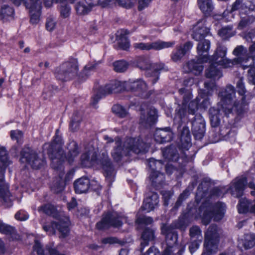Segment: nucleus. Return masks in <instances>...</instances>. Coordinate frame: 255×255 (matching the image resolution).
<instances>
[{"label":"nucleus","mask_w":255,"mask_h":255,"mask_svg":"<svg viewBox=\"0 0 255 255\" xmlns=\"http://www.w3.org/2000/svg\"><path fill=\"white\" fill-rule=\"evenodd\" d=\"M201 98H203L201 95L198 96L195 100L191 101L188 105V113L194 115L199 107V102Z\"/></svg>","instance_id":"obj_49"},{"label":"nucleus","mask_w":255,"mask_h":255,"mask_svg":"<svg viewBox=\"0 0 255 255\" xmlns=\"http://www.w3.org/2000/svg\"><path fill=\"white\" fill-rule=\"evenodd\" d=\"M178 104V107L175 110L174 122L178 124L179 126H181L183 119L185 118L186 115V106H183V105L181 106L179 104Z\"/></svg>","instance_id":"obj_37"},{"label":"nucleus","mask_w":255,"mask_h":255,"mask_svg":"<svg viewBox=\"0 0 255 255\" xmlns=\"http://www.w3.org/2000/svg\"><path fill=\"white\" fill-rule=\"evenodd\" d=\"M132 63L141 70L146 71L147 77H152L150 73L152 64L149 58L144 56L138 57L133 61Z\"/></svg>","instance_id":"obj_22"},{"label":"nucleus","mask_w":255,"mask_h":255,"mask_svg":"<svg viewBox=\"0 0 255 255\" xmlns=\"http://www.w3.org/2000/svg\"><path fill=\"white\" fill-rule=\"evenodd\" d=\"M161 194L164 200V205L167 206L169 204L168 201L172 196V193L169 191H162Z\"/></svg>","instance_id":"obj_64"},{"label":"nucleus","mask_w":255,"mask_h":255,"mask_svg":"<svg viewBox=\"0 0 255 255\" xmlns=\"http://www.w3.org/2000/svg\"><path fill=\"white\" fill-rule=\"evenodd\" d=\"M200 9L206 15H210L214 9L212 0H197Z\"/></svg>","instance_id":"obj_33"},{"label":"nucleus","mask_w":255,"mask_h":255,"mask_svg":"<svg viewBox=\"0 0 255 255\" xmlns=\"http://www.w3.org/2000/svg\"><path fill=\"white\" fill-rule=\"evenodd\" d=\"M154 238V230L149 228H145L141 236L142 241L140 243V251L142 252L144 248L147 246L149 242L153 241Z\"/></svg>","instance_id":"obj_29"},{"label":"nucleus","mask_w":255,"mask_h":255,"mask_svg":"<svg viewBox=\"0 0 255 255\" xmlns=\"http://www.w3.org/2000/svg\"><path fill=\"white\" fill-rule=\"evenodd\" d=\"M207 25L206 20L201 19L193 26V32H209L210 29Z\"/></svg>","instance_id":"obj_45"},{"label":"nucleus","mask_w":255,"mask_h":255,"mask_svg":"<svg viewBox=\"0 0 255 255\" xmlns=\"http://www.w3.org/2000/svg\"><path fill=\"white\" fill-rule=\"evenodd\" d=\"M97 159V155L95 152L89 150L81 156V164L83 166L90 167L92 166Z\"/></svg>","instance_id":"obj_31"},{"label":"nucleus","mask_w":255,"mask_h":255,"mask_svg":"<svg viewBox=\"0 0 255 255\" xmlns=\"http://www.w3.org/2000/svg\"><path fill=\"white\" fill-rule=\"evenodd\" d=\"M20 160L22 163H27L35 169L41 168L46 163L43 156H39L36 151L28 147L22 148L20 152Z\"/></svg>","instance_id":"obj_9"},{"label":"nucleus","mask_w":255,"mask_h":255,"mask_svg":"<svg viewBox=\"0 0 255 255\" xmlns=\"http://www.w3.org/2000/svg\"><path fill=\"white\" fill-rule=\"evenodd\" d=\"M210 47V42L208 40H204L198 43L197 46L198 56L197 59L192 60L186 63L184 68L187 72H192L195 75H198L203 71L202 63L208 62L210 59L208 55Z\"/></svg>","instance_id":"obj_3"},{"label":"nucleus","mask_w":255,"mask_h":255,"mask_svg":"<svg viewBox=\"0 0 255 255\" xmlns=\"http://www.w3.org/2000/svg\"><path fill=\"white\" fill-rule=\"evenodd\" d=\"M167 68L163 63H160L152 64L151 71H150L152 77H149V78H150V80L152 84H154L158 80L160 71L162 70L167 71Z\"/></svg>","instance_id":"obj_28"},{"label":"nucleus","mask_w":255,"mask_h":255,"mask_svg":"<svg viewBox=\"0 0 255 255\" xmlns=\"http://www.w3.org/2000/svg\"><path fill=\"white\" fill-rule=\"evenodd\" d=\"M10 137L12 140H15L18 144H21L23 142V133L18 129L10 131Z\"/></svg>","instance_id":"obj_47"},{"label":"nucleus","mask_w":255,"mask_h":255,"mask_svg":"<svg viewBox=\"0 0 255 255\" xmlns=\"http://www.w3.org/2000/svg\"><path fill=\"white\" fill-rule=\"evenodd\" d=\"M159 203V197L155 192H149L146 194V197L141 208L149 212L158 207Z\"/></svg>","instance_id":"obj_18"},{"label":"nucleus","mask_w":255,"mask_h":255,"mask_svg":"<svg viewBox=\"0 0 255 255\" xmlns=\"http://www.w3.org/2000/svg\"><path fill=\"white\" fill-rule=\"evenodd\" d=\"M197 126V129L205 128V122L203 117L200 115H197L192 122V129L195 126Z\"/></svg>","instance_id":"obj_51"},{"label":"nucleus","mask_w":255,"mask_h":255,"mask_svg":"<svg viewBox=\"0 0 255 255\" xmlns=\"http://www.w3.org/2000/svg\"><path fill=\"white\" fill-rule=\"evenodd\" d=\"M180 141L183 148L187 149L191 146V135L189 129L184 126L182 128L180 135Z\"/></svg>","instance_id":"obj_35"},{"label":"nucleus","mask_w":255,"mask_h":255,"mask_svg":"<svg viewBox=\"0 0 255 255\" xmlns=\"http://www.w3.org/2000/svg\"><path fill=\"white\" fill-rule=\"evenodd\" d=\"M157 118V111L154 108L147 109L146 112L141 113L140 124L145 127H150L153 125Z\"/></svg>","instance_id":"obj_19"},{"label":"nucleus","mask_w":255,"mask_h":255,"mask_svg":"<svg viewBox=\"0 0 255 255\" xmlns=\"http://www.w3.org/2000/svg\"><path fill=\"white\" fill-rule=\"evenodd\" d=\"M197 126H195L194 128L192 129L193 134L196 139H201L205 134V128L197 129Z\"/></svg>","instance_id":"obj_61"},{"label":"nucleus","mask_w":255,"mask_h":255,"mask_svg":"<svg viewBox=\"0 0 255 255\" xmlns=\"http://www.w3.org/2000/svg\"><path fill=\"white\" fill-rule=\"evenodd\" d=\"M124 217L116 212H108L103 215L101 221L96 224L99 230L108 229L111 227L118 228L123 224Z\"/></svg>","instance_id":"obj_12"},{"label":"nucleus","mask_w":255,"mask_h":255,"mask_svg":"<svg viewBox=\"0 0 255 255\" xmlns=\"http://www.w3.org/2000/svg\"><path fill=\"white\" fill-rule=\"evenodd\" d=\"M56 19L53 16H50L47 18L46 23V28L48 31L54 30L56 26Z\"/></svg>","instance_id":"obj_60"},{"label":"nucleus","mask_w":255,"mask_h":255,"mask_svg":"<svg viewBox=\"0 0 255 255\" xmlns=\"http://www.w3.org/2000/svg\"><path fill=\"white\" fill-rule=\"evenodd\" d=\"M202 241L199 240H195L190 243L189 246V250L191 254H193L199 249Z\"/></svg>","instance_id":"obj_62"},{"label":"nucleus","mask_w":255,"mask_h":255,"mask_svg":"<svg viewBox=\"0 0 255 255\" xmlns=\"http://www.w3.org/2000/svg\"><path fill=\"white\" fill-rule=\"evenodd\" d=\"M127 33H118L116 34V41L120 48L124 50L127 49L129 46V43L127 37Z\"/></svg>","instance_id":"obj_39"},{"label":"nucleus","mask_w":255,"mask_h":255,"mask_svg":"<svg viewBox=\"0 0 255 255\" xmlns=\"http://www.w3.org/2000/svg\"><path fill=\"white\" fill-rule=\"evenodd\" d=\"M189 195V191L188 189L185 190L182 193L180 194L178 200H177L175 205V208H178L182 204V202L187 199Z\"/></svg>","instance_id":"obj_57"},{"label":"nucleus","mask_w":255,"mask_h":255,"mask_svg":"<svg viewBox=\"0 0 255 255\" xmlns=\"http://www.w3.org/2000/svg\"><path fill=\"white\" fill-rule=\"evenodd\" d=\"M64 187L65 183L61 177L55 180L51 186V190L56 193L62 192Z\"/></svg>","instance_id":"obj_42"},{"label":"nucleus","mask_w":255,"mask_h":255,"mask_svg":"<svg viewBox=\"0 0 255 255\" xmlns=\"http://www.w3.org/2000/svg\"><path fill=\"white\" fill-rule=\"evenodd\" d=\"M172 132L170 128L157 129L155 131L154 136L155 140L159 143L170 141L172 137Z\"/></svg>","instance_id":"obj_23"},{"label":"nucleus","mask_w":255,"mask_h":255,"mask_svg":"<svg viewBox=\"0 0 255 255\" xmlns=\"http://www.w3.org/2000/svg\"><path fill=\"white\" fill-rule=\"evenodd\" d=\"M221 107L215 109L214 108H211L209 110L210 118L211 125L213 128H217L220 123V116L224 114L226 116L224 112L221 111Z\"/></svg>","instance_id":"obj_30"},{"label":"nucleus","mask_w":255,"mask_h":255,"mask_svg":"<svg viewBox=\"0 0 255 255\" xmlns=\"http://www.w3.org/2000/svg\"><path fill=\"white\" fill-rule=\"evenodd\" d=\"M189 235L191 239L195 238L196 240L202 241V231L197 226H194L190 229Z\"/></svg>","instance_id":"obj_48"},{"label":"nucleus","mask_w":255,"mask_h":255,"mask_svg":"<svg viewBox=\"0 0 255 255\" xmlns=\"http://www.w3.org/2000/svg\"><path fill=\"white\" fill-rule=\"evenodd\" d=\"M79 68L78 61L76 59H71L61 64L55 72L56 78L62 81L70 80L78 74Z\"/></svg>","instance_id":"obj_8"},{"label":"nucleus","mask_w":255,"mask_h":255,"mask_svg":"<svg viewBox=\"0 0 255 255\" xmlns=\"http://www.w3.org/2000/svg\"><path fill=\"white\" fill-rule=\"evenodd\" d=\"M240 244H242L246 250L253 247L255 245V235L252 234L245 235L244 239L240 241Z\"/></svg>","instance_id":"obj_38"},{"label":"nucleus","mask_w":255,"mask_h":255,"mask_svg":"<svg viewBox=\"0 0 255 255\" xmlns=\"http://www.w3.org/2000/svg\"><path fill=\"white\" fill-rule=\"evenodd\" d=\"M247 182V179L245 177L237 178L231 183L228 190L230 191L233 196L240 198L243 194Z\"/></svg>","instance_id":"obj_17"},{"label":"nucleus","mask_w":255,"mask_h":255,"mask_svg":"<svg viewBox=\"0 0 255 255\" xmlns=\"http://www.w3.org/2000/svg\"><path fill=\"white\" fill-rule=\"evenodd\" d=\"M61 3L59 7L60 16L63 18H67L70 14L71 8L69 5L64 3V2Z\"/></svg>","instance_id":"obj_53"},{"label":"nucleus","mask_w":255,"mask_h":255,"mask_svg":"<svg viewBox=\"0 0 255 255\" xmlns=\"http://www.w3.org/2000/svg\"><path fill=\"white\" fill-rule=\"evenodd\" d=\"M81 121V116L77 112L74 113L71 123L70 124V128L72 131L77 130L79 128L80 122Z\"/></svg>","instance_id":"obj_41"},{"label":"nucleus","mask_w":255,"mask_h":255,"mask_svg":"<svg viewBox=\"0 0 255 255\" xmlns=\"http://www.w3.org/2000/svg\"><path fill=\"white\" fill-rule=\"evenodd\" d=\"M221 230L217 225H210L205 232L204 247L205 251L202 255H212L218 250Z\"/></svg>","instance_id":"obj_4"},{"label":"nucleus","mask_w":255,"mask_h":255,"mask_svg":"<svg viewBox=\"0 0 255 255\" xmlns=\"http://www.w3.org/2000/svg\"><path fill=\"white\" fill-rule=\"evenodd\" d=\"M126 90L139 91L144 93L147 90V85L142 80L139 79L134 81L125 82Z\"/></svg>","instance_id":"obj_24"},{"label":"nucleus","mask_w":255,"mask_h":255,"mask_svg":"<svg viewBox=\"0 0 255 255\" xmlns=\"http://www.w3.org/2000/svg\"><path fill=\"white\" fill-rule=\"evenodd\" d=\"M102 164L105 171L107 172V176L110 175L113 171V167L112 165L110 160L108 157H106L102 161Z\"/></svg>","instance_id":"obj_56"},{"label":"nucleus","mask_w":255,"mask_h":255,"mask_svg":"<svg viewBox=\"0 0 255 255\" xmlns=\"http://www.w3.org/2000/svg\"><path fill=\"white\" fill-rule=\"evenodd\" d=\"M175 44V41H156L152 43H135L133 44V47L136 49H139L143 50H149L150 49L161 50L164 48H167L172 47Z\"/></svg>","instance_id":"obj_16"},{"label":"nucleus","mask_w":255,"mask_h":255,"mask_svg":"<svg viewBox=\"0 0 255 255\" xmlns=\"http://www.w3.org/2000/svg\"><path fill=\"white\" fill-rule=\"evenodd\" d=\"M200 210L204 212L202 223L205 225H207L213 218L216 221L223 218L226 211V205L224 203L221 202H218L214 205L209 203H204L201 207Z\"/></svg>","instance_id":"obj_5"},{"label":"nucleus","mask_w":255,"mask_h":255,"mask_svg":"<svg viewBox=\"0 0 255 255\" xmlns=\"http://www.w3.org/2000/svg\"><path fill=\"white\" fill-rule=\"evenodd\" d=\"M128 63L126 61L123 60H118L113 63L114 70L119 73L126 71L128 69Z\"/></svg>","instance_id":"obj_43"},{"label":"nucleus","mask_w":255,"mask_h":255,"mask_svg":"<svg viewBox=\"0 0 255 255\" xmlns=\"http://www.w3.org/2000/svg\"><path fill=\"white\" fill-rule=\"evenodd\" d=\"M252 206L251 202L246 198H242L240 200L238 205L239 213H246L250 212V208Z\"/></svg>","instance_id":"obj_40"},{"label":"nucleus","mask_w":255,"mask_h":255,"mask_svg":"<svg viewBox=\"0 0 255 255\" xmlns=\"http://www.w3.org/2000/svg\"><path fill=\"white\" fill-rule=\"evenodd\" d=\"M193 79L188 78L184 81V85L187 86V88H182L179 90V93L181 95H183V102L182 105L186 106L187 104L192 98L191 90L190 88L187 87L189 85L191 86L193 83Z\"/></svg>","instance_id":"obj_25"},{"label":"nucleus","mask_w":255,"mask_h":255,"mask_svg":"<svg viewBox=\"0 0 255 255\" xmlns=\"http://www.w3.org/2000/svg\"><path fill=\"white\" fill-rule=\"evenodd\" d=\"M0 197L4 202L7 203V206H11L10 193L8 185L4 181V171L1 168H0Z\"/></svg>","instance_id":"obj_21"},{"label":"nucleus","mask_w":255,"mask_h":255,"mask_svg":"<svg viewBox=\"0 0 255 255\" xmlns=\"http://www.w3.org/2000/svg\"><path fill=\"white\" fill-rule=\"evenodd\" d=\"M100 63V61L90 63L87 64L84 68L82 71L78 76V79L81 81H85L91 74V71H93L97 66Z\"/></svg>","instance_id":"obj_34"},{"label":"nucleus","mask_w":255,"mask_h":255,"mask_svg":"<svg viewBox=\"0 0 255 255\" xmlns=\"http://www.w3.org/2000/svg\"><path fill=\"white\" fill-rule=\"evenodd\" d=\"M236 87L238 90L239 94L241 96L240 101H235L234 102L235 107L237 109V112L239 115L241 114L244 109L245 107L247 105L248 102L246 101V96L245 94L246 92V90L244 82V78L240 77L238 79L236 83Z\"/></svg>","instance_id":"obj_15"},{"label":"nucleus","mask_w":255,"mask_h":255,"mask_svg":"<svg viewBox=\"0 0 255 255\" xmlns=\"http://www.w3.org/2000/svg\"><path fill=\"white\" fill-rule=\"evenodd\" d=\"M187 150L183 152L180 156L177 153L176 149L173 146H169L163 149L162 154L165 159L169 161H178L179 164L184 165L185 163L192 161L193 159L192 156H189Z\"/></svg>","instance_id":"obj_13"},{"label":"nucleus","mask_w":255,"mask_h":255,"mask_svg":"<svg viewBox=\"0 0 255 255\" xmlns=\"http://www.w3.org/2000/svg\"><path fill=\"white\" fill-rule=\"evenodd\" d=\"M14 231V229L8 225L0 223V233L4 234H11Z\"/></svg>","instance_id":"obj_59"},{"label":"nucleus","mask_w":255,"mask_h":255,"mask_svg":"<svg viewBox=\"0 0 255 255\" xmlns=\"http://www.w3.org/2000/svg\"><path fill=\"white\" fill-rule=\"evenodd\" d=\"M109 1L113 2L116 4H118L121 6L127 8H130L132 5L130 0H108Z\"/></svg>","instance_id":"obj_58"},{"label":"nucleus","mask_w":255,"mask_h":255,"mask_svg":"<svg viewBox=\"0 0 255 255\" xmlns=\"http://www.w3.org/2000/svg\"><path fill=\"white\" fill-rule=\"evenodd\" d=\"M115 144L111 154L116 162L120 161L124 156L128 155L130 151L138 154L145 151L148 147L139 138H128L123 145L120 138L117 137L115 138Z\"/></svg>","instance_id":"obj_2"},{"label":"nucleus","mask_w":255,"mask_h":255,"mask_svg":"<svg viewBox=\"0 0 255 255\" xmlns=\"http://www.w3.org/2000/svg\"><path fill=\"white\" fill-rule=\"evenodd\" d=\"M148 166L151 170L149 175L151 184L156 189L159 188L165 180L164 175L159 171L162 168L163 163L161 160L151 158L149 160Z\"/></svg>","instance_id":"obj_11"},{"label":"nucleus","mask_w":255,"mask_h":255,"mask_svg":"<svg viewBox=\"0 0 255 255\" xmlns=\"http://www.w3.org/2000/svg\"><path fill=\"white\" fill-rule=\"evenodd\" d=\"M30 15V22L32 24H36L39 21L40 15L41 13V9H35L31 11L29 10Z\"/></svg>","instance_id":"obj_55"},{"label":"nucleus","mask_w":255,"mask_h":255,"mask_svg":"<svg viewBox=\"0 0 255 255\" xmlns=\"http://www.w3.org/2000/svg\"><path fill=\"white\" fill-rule=\"evenodd\" d=\"M24 5L29 10L41 9V1L40 0H26Z\"/></svg>","instance_id":"obj_44"},{"label":"nucleus","mask_w":255,"mask_h":255,"mask_svg":"<svg viewBox=\"0 0 255 255\" xmlns=\"http://www.w3.org/2000/svg\"><path fill=\"white\" fill-rule=\"evenodd\" d=\"M59 130L57 129L55 134L51 143H46L43 146V149L49 155L52 160V166L55 169H60L62 164L66 158L69 163H72L80 153L77 143L75 141H70L67 145L68 153L65 156L62 146L64 142L60 135Z\"/></svg>","instance_id":"obj_1"},{"label":"nucleus","mask_w":255,"mask_h":255,"mask_svg":"<svg viewBox=\"0 0 255 255\" xmlns=\"http://www.w3.org/2000/svg\"><path fill=\"white\" fill-rule=\"evenodd\" d=\"M88 4L85 5L83 2H78L75 5L76 10L79 14H85L87 13L92 9Z\"/></svg>","instance_id":"obj_50"},{"label":"nucleus","mask_w":255,"mask_h":255,"mask_svg":"<svg viewBox=\"0 0 255 255\" xmlns=\"http://www.w3.org/2000/svg\"><path fill=\"white\" fill-rule=\"evenodd\" d=\"M161 232L165 236L167 244V248L163 252V255H181L184 251V247L179 249L176 245L178 236L173 226L164 225L162 227Z\"/></svg>","instance_id":"obj_6"},{"label":"nucleus","mask_w":255,"mask_h":255,"mask_svg":"<svg viewBox=\"0 0 255 255\" xmlns=\"http://www.w3.org/2000/svg\"><path fill=\"white\" fill-rule=\"evenodd\" d=\"M113 112L119 117L123 118L128 117L127 110L120 105H115L112 108Z\"/></svg>","instance_id":"obj_46"},{"label":"nucleus","mask_w":255,"mask_h":255,"mask_svg":"<svg viewBox=\"0 0 255 255\" xmlns=\"http://www.w3.org/2000/svg\"><path fill=\"white\" fill-rule=\"evenodd\" d=\"M208 61L210 63V65L206 70V76L209 78L219 79L222 76L221 70L217 67V66L219 65L215 61L210 60H208Z\"/></svg>","instance_id":"obj_26"},{"label":"nucleus","mask_w":255,"mask_h":255,"mask_svg":"<svg viewBox=\"0 0 255 255\" xmlns=\"http://www.w3.org/2000/svg\"><path fill=\"white\" fill-rule=\"evenodd\" d=\"M55 210L54 206L49 204L41 206L38 209L39 212H43L48 215L53 214L55 212Z\"/></svg>","instance_id":"obj_54"},{"label":"nucleus","mask_w":255,"mask_h":255,"mask_svg":"<svg viewBox=\"0 0 255 255\" xmlns=\"http://www.w3.org/2000/svg\"><path fill=\"white\" fill-rule=\"evenodd\" d=\"M124 90H126L125 82H122L118 80L111 81L99 88L97 94L93 97L92 103L95 105L103 96L112 93H119Z\"/></svg>","instance_id":"obj_10"},{"label":"nucleus","mask_w":255,"mask_h":255,"mask_svg":"<svg viewBox=\"0 0 255 255\" xmlns=\"http://www.w3.org/2000/svg\"><path fill=\"white\" fill-rule=\"evenodd\" d=\"M185 55L184 52L182 51V46L180 45L176 47L171 54V59L174 62L180 61Z\"/></svg>","instance_id":"obj_52"},{"label":"nucleus","mask_w":255,"mask_h":255,"mask_svg":"<svg viewBox=\"0 0 255 255\" xmlns=\"http://www.w3.org/2000/svg\"><path fill=\"white\" fill-rule=\"evenodd\" d=\"M14 13L13 8L6 4L3 5L0 9V17L3 21L12 19Z\"/></svg>","instance_id":"obj_36"},{"label":"nucleus","mask_w":255,"mask_h":255,"mask_svg":"<svg viewBox=\"0 0 255 255\" xmlns=\"http://www.w3.org/2000/svg\"><path fill=\"white\" fill-rule=\"evenodd\" d=\"M152 218L149 217H139L136 220V222L138 224H150L152 223Z\"/></svg>","instance_id":"obj_63"},{"label":"nucleus","mask_w":255,"mask_h":255,"mask_svg":"<svg viewBox=\"0 0 255 255\" xmlns=\"http://www.w3.org/2000/svg\"><path fill=\"white\" fill-rule=\"evenodd\" d=\"M74 185L76 193H86L90 187V181L86 177H82L75 181Z\"/></svg>","instance_id":"obj_27"},{"label":"nucleus","mask_w":255,"mask_h":255,"mask_svg":"<svg viewBox=\"0 0 255 255\" xmlns=\"http://www.w3.org/2000/svg\"><path fill=\"white\" fill-rule=\"evenodd\" d=\"M235 93V88L231 85H228L219 93L218 96L221 100L219 106L221 105V111L224 112L226 116H228L233 110L237 112V109L234 106V102L241 101L240 100H234ZM241 103V102H240Z\"/></svg>","instance_id":"obj_7"},{"label":"nucleus","mask_w":255,"mask_h":255,"mask_svg":"<svg viewBox=\"0 0 255 255\" xmlns=\"http://www.w3.org/2000/svg\"><path fill=\"white\" fill-rule=\"evenodd\" d=\"M243 0H236L234 3L233 4L232 11L229 10H225L223 13V17L228 21H230L233 17V11L239 9H244L246 6L243 2Z\"/></svg>","instance_id":"obj_32"},{"label":"nucleus","mask_w":255,"mask_h":255,"mask_svg":"<svg viewBox=\"0 0 255 255\" xmlns=\"http://www.w3.org/2000/svg\"><path fill=\"white\" fill-rule=\"evenodd\" d=\"M43 229L46 232H49L51 230H55V229L61 233V236L64 238L67 236L69 233L68 223L67 221H62L59 220L58 222H52L51 226H44Z\"/></svg>","instance_id":"obj_20"},{"label":"nucleus","mask_w":255,"mask_h":255,"mask_svg":"<svg viewBox=\"0 0 255 255\" xmlns=\"http://www.w3.org/2000/svg\"><path fill=\"white\" fill-rule=\"evenodd\" d=\"M226 53L227 48L220 46L218 47L214 55L210 57L209 60L215 61L225 68L231 67L234 64L236 59H235L234 61H232L227 59L225 57Z\"/></svg>","instance_id":"obj_14"}]
</instances>
